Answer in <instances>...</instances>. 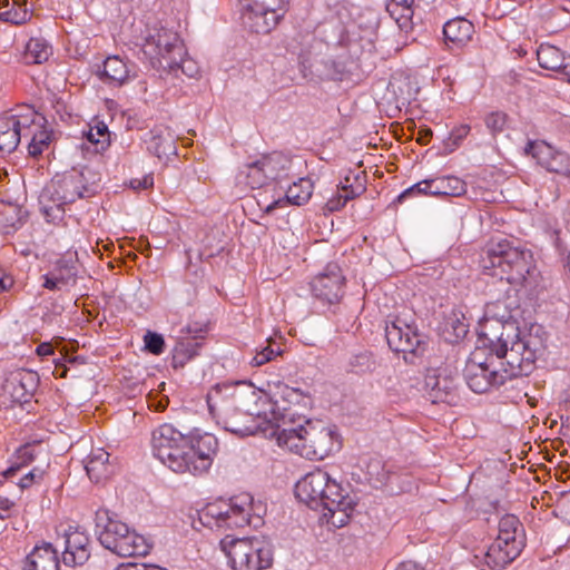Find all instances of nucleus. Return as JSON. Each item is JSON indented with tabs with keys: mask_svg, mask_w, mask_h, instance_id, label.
<instances>
[{
	"mask_svg": "<svg viewBox=\"0 0 570 570\" xmlns=\"http://www.w3.org/2000/svg\"><path fill=\"white\" fill-rule=\"evenodd\" d=\"M89 537L77 528L65 532L62 562L68 567L85 564L90 558Z\"/></svg>",
	"mask_w": 570,
	"mask_h": 570,
	"instance_id": "obj_21",
	"label": "nucleus"
},
{
	"mask_svg": "<svg viewBox=\"0 0 570 570\" xmlns=\"http://www.w3.org/2000/svg\"><path fill=\"white\" fill-rule=\"evenodd\" d=\"M253 498L243 493L229 500H216L208 503L199 513V520L206 527L243 528L257 524L254 522L255 513Z\"/></svg>",
	"mask_w": 570,
	"mask_h": 570,
	"instance_id": "obj_8",
	"label": "nucleus"
},
{
	"mask_svg": "<svg viewBox=\"0 0 570 570\" xmlns=\"http://www.w3.org/2000/svg\"><path fill=\"white\" fill-rule=\"evenodd\" d=\"M88 168L72 169L61 176H56L40 196L42 213L48 222L60 220L65 214V206L81 198L95 195V183H90Z\"/></svg>",
	"mask_w": 570,
	"mask_h": 570,
	"instance_id": "obj_5",
	"label": "nucleus"
},
{
	"mask_svg": "<svg viewBox=\"0 0 570 570\" xmlns=\"http://www.w3.org/2000/svg\"><path fill=\"white\" fill-rule=\"evenodd\" d=\"M470 129L471 128L469 125H460L450 132L448 146L451 147V150L456 148L462 142V140L466 138V136L470 132Z\"/></svg>",
	"mask_w": 570,
	"mask_h": 570,
	"instance_id": "obj_48",
	"label": "nucleus"
},
{
	"mask_svg": "<svg viewBox=\"0 0 570 570\" xmlns=\"http://www.w3.org/2000/svg\"><path fill=\"white\" fill-rule=\"evenodd\" d=\"M13 503L9 499L0 497V519H4L8 517V513Z\"/></svg>",
	"mask_w": 570,
	"mask_h": 570,
	"instance_id": "obj_57",
	"label": "nucleus"
},
{
	"mask_svg": "<svg viewBox=\"0 0 570 570\" xmlns=\"http://www.w3.org/2000/svg\"><path fill=\"white\" fill-rule=\"evenodd\" d=\"M291 168L292 159L288 156L273 151L245 164L237 175V180L252 189L262 188L271 183L283 187V181L292 178Z\"/></svg>",
	"mask_w": 570,
	"mask_h": 570,
	"instance_id": "obj_10",
	"label": "nucleus"
},
{
	"mask_svg": "<svg viewBox=\"0 0 570 570\" xmlns=\"http://www.w3.org/2000/svg\"><path fill=\"white\" fill-rule=\"evenodd\" d=\"M96 533L100 544L119 557L146 556L151 546L148 540L110 515L108 510L96 512Z\"/></svg>",
	"mask_w": 570,
	"mask_h": 570,
	"instance_id": "obj_6",
	"label": "nucleus"
},
{
	"mask_svg": "<svg viewBox=\"0 0 570 570\" xmlns=\"http://www.w3.org/2000/svg\"><path fill=\"white\" fill-rule=\"evenodd\" d=\"M487 315L489 318L485 320V322L481 325V332H480V341L484 343V331H487L485 326L490 323H512L518 331L520 332V335H523L524 333H528L530 327L521 331L519 326L515 324L514 321H512V315L510 311H507V305L504 302L498 299L495 303H492L488 305L487 307Z\"/></svg>",
	"mask_w": 570,
	"mask_h": 570,
	"instance_id": "obj_31",
	"label": "nucleus"
},
{
	"mask_svg": "<svg viewBox=\"0 0 570 570\" xmlns=\"http://www.w3.org/2000/svg\"><path fill=\"white\" fill-rule=\"evenodd\" d=\"M146 570H167V569L161 568V567L156 566V564H147L146 566Z\"/></svg>",
	"mask_w": 570,
	"mask_h": 570,
	"instance_id": "obj_63",
	"label": "nucleus"
},
{
	"mask_svg": "<svg viewBox=\"0 0 570 570\" xmlns=\"http://www.w3.org/2000/svg\"><path fill=\"white\" fill-rule=\"evenodd\" d=\"M389 3H395L397 7L413 8L414 0H391Z\"/></svg>",
	"mask_w": 570,
	"mask_h": 570,
	"instance_id": "obj_62",
	"label": "nucleus"
},
{
	"mask_svg": "<svg viewBox=\"0 0 570 570\" xmlns=\"http://www.w3.org/2000/svg\"><path fill=\"white\" fill-rule=\"evenodd\" d=\"M145 348L154 354L160 355L165 351V340L161 334L147 331L144 336Z\"/></svg>",
	"mask_w": 570,
	"mask_h": 570,
	"instance_id": "obj_46",
	"label": "nucleus"
},
{
	"mask_svg": "<svg viewBox=\"0 0 570 570\" xmlns=\"http://www.w3.org/2000/svg\"><path fill=\"white\" fill-rule=\"evenodd\" d=\"M51 272L55 275L53 278L63 287L76 283L77 267L73 263L60 259Z\"/></svg>",
	"mask_w": 570,
	"mask_h": 570,
	"instance_id": "obj_39",
	"label": "nucleus"
},
{
	"mask_svg": "<svg viewBox=\"0 0 570 570\" xmlns=\"http://www.w3.org/2000/svg\"><path fill=\"white\" fill-rule=\"evenodd\" d=\"M209 413L224 430L236 435H249L256 430L254 417H265L267 395L246 381L217 384L207 394Z\"/></svg>",
	"mask_w": 570,
	"mask_h": 570,
	"instance_id": "obj_3",
	"label": "nucleus"
},
{
	"mask_svg": "<svg viewBox=\"0 0 570 570\" xmlns=\"http://www.w3.org/2000/svg\"><path fill=\"white\" fill-rule=\"evenodd\" d=\"M46 471L41 468H33L22 478H20L18 485L21 489L30 488L32 484L40 482L43 479Z\"/></svg>",
	"mask_w": 570,
	"mask_h": 570,
	"instance_id": "obj_47",
	"label": "nucleus"
},
{
	"mask_svg": "<svg viewBox=\"0 0 570 570\" xmlns=\"http://www.w3.org/2000/svg\"><path fill=\"white\" fill-rule=\"evenodd\" d=\"M474 32V26L466 19L455 18L443 26V35L448 42L461 46L466 43Z\"/></svg>",
	"mask_w": 570,
	"mask_h": 570,
	"instance_id": "obj_30",
	"label": "nucleus"
},
{
	"mask_svg": "<svg viewBox=\"0 0 570 570\" xmlns=\"http://www.w3.org/2000/svg\"><path fill=\"white\" fill-rule=\"evenodd\" d=\"M485 125L492 134L501 132L505 126V115L502 112H491L485 118Z\"/></svg>",
	"mask_w": 570,
	"mask_h": 570,
	"instance_id": "obj_49",
	"label": "nucleus"
},
{
	"mask_svg": "<svg viewBox=\"0 0 570 570\" xmlns=\"http://www.w3.org/2000/svg\"><path fill=\"white\" fill-rule=\"evenodd\" d=\"M33 122L29 125V128H24L23 138L29 139L28 154L36 158L48 150L52 141V131L45 128L46 119L43 116L36 111Z\"/></svg>",
	"mask_w": 570,
	"mask_h": 570,
	"instance_id": "obj_25",
	"label": "nucleus"
},
{
	"mask_svg": "<svg viewBox=\"0 0 570 570\" xmlns=\"http://www.w3.org/2000/svg\"><path fill=\"white\" fill-rule=\"evenodd\" d=\"M65 357H61V358H58V360H55V365H56V368L53 371V375L56 376H59V377H66L67 376V372H68V368L65 364Z\"/></svg>",
	"mask_w": 570,
	"mask_h": 570,
	"instance_id": "obj_55",
	"label": "nucleus"
},
{
	"mask_svg": "<svg viewBox=\"0 0 570 570\" xmlns=\"http://www.w3.org/2000/svg\"><path fill=\"white\" fill-rule=\"evenodd\" d=\"M453 330L456 338L464 337L468 333V325L456 320V324H453Z\"/></svg>",
	"mask_w": 570,
	"mask_h": 570,
	"instance_id": "obj_59",
	"label": "nucleus"
},
{
	"mask_svg": "<svg viewBox=\"0 0 570 570\" xmlns=\"http://www.w3.org/2000/svg\"><path fill=\"white\" fill-rule=\"evenodd\" d=\"M136 76V65L119 56L107 57L98 71L99 79L112 87H121Z\"/></svg>",
	"mask_w": 570,
	"mask_h": 570,
	"instance_id": "obj_23",
	"label": "nucleus"
},
{
	"mask_svg": "<svg viewBox=\"0 0 570 570\" xmlns=\"http://www.w3.org/2000/svg\"><path fill=\"white\" fill-rule=\"evenodd\" d=\"M425 390L432 403L455 404L459 400L458 377L446 368L425 377Z\"/></svg>",
	"mask_w": 570,
	"mask_h": 570,
	"instance_id": "obj_17",
	"label": "nucleus"
},
{
	"mask_svg": "<svg viewBox=\"0 0 570 570\" xmlns=\"http://www.w3.org/2000/svg\"><path fill=\"white\" fill-rule=\"evenodd\" d=\"M281 354V347L277 346V348H274L269 342L267 346L263 347L261 351H256V354L252 357L249 364L252 366H262Z\"/></svg>",
	"mask_w": 570,
	"mask_h": 570,
	"instance_id": "obj_45",
	"label": "nucleus"
},
{
	"mask_svg": "<svg viewBox=\"0 0 570 570\" xmlns=\"http://www.w3.org/2000/svg\"><path fill=\"white\" fill-rule=\"evenodd\" d=\"M314 184L311 178L302 177L287 186L285 197L278 198L266 207V213L282 208L287 204L301 206L309 200L313 194Z\"/></svg>",
	"mask_w": 570,
	"mask_h": 570,
	"instance_id": "obj_26",
	"label": "nucleus"
},
{
	"mask_svg": "<svg viewBox=\"0 0 570 570\" xmlns=\"http://www.w3.org/2000/svg\"><path fill=\"white\" fill-rule=\"evenodd\" d=\"M330 481L326 471L316 469L303 476L295 485L296 498L313 510H320L321 494Z\"/></svg>",
	"mask_w": 570,
	"mask_h": 570,
	"instance_id": "obj_19",
	"label": "nucleus"
},
{
	"mask_svg": "<svg viewBox=\"0 0 570 570\" xmlns=\"http://www.w3.org/2000/svg\"><path fill=\"white\" fill-rule=\"evenodd\" d=\"M557 508L559 509L562 518L570 524V491L562 494L558 501Z\"/></svg>",
	"mask_w": 570,
	"mask_h": 570,
	"instance_id": "obj_51",
	"label": "nucleus"
},
{
	"mask_svg": "<svg viewBox=\"0 0 570 570\" xmlns=\"http://www.w3.org/2000/svg\"><path fill=\"white\" fill-rule=\"evenodd\" d=\"M432 138V130L430 128H423L419 130L417 142L421 145H428Z\"/></svg>",
	"mask_w": 570,
	"mask_h": 570,
	"instance_id": "obj_58",
	"label": "nucleus"
},
{
	"mask_svg": "<svg viewBox=\"0 0 570 570\" xmlns=\"http://www.w3.org/2000/svg\"><path fill=\"white\" fill-rule=\"evenodd\" d=\"M485 328L483 345L489 354L475 348L463 370L464 380L474 393H487L508 380L529 375L546 348V333L538 324H531L523 335L512 323L494 322Z\"/></svg>",
	"mask_w": 570,
	"mask_h": 570,
	"instance_id": "obj_1",
	"label": "nucleus"
},
{
	"mask_svg": "<svg viewBox=\"0 0 570 570\" xmlns=\"http://www.w3.org/2000/svg\"><path fill=\"white\" fill-rule=\"evenodd\" d=\"M483 273L505 282L515 291L531 285L537 273L532 253L513 247L505 239L491 242L481 257Z\"/></svg>",
	"mask_w": 570,
	"mask_h": 570,
	"instance_id": "obj_4",
	"label": "nucleus"
},
{
	"mask_svg": "<svg viewBox=\"0 0 570 570\" xmlns=\"http://www.w3.org/2000/svg\"><path fill=\"white\" fill-rule=\"evenodd\" d=\"M522 525L514 514H505L499 521V533L497 538L507 539L508 542L523 541L519 531Z\"/></svg>",
	"mask_w": 570,
	"mask_h": 570,
	"instance_id": "obj_38",
	"label": "nucleus"
},
{
	"mask_svg": "<svg viewBox=\"0 0 570 570\" xmlns=\"http://www.w3.org/2000/svg\"><path fill=\"white\" fill-rule=\"evenodd\" d=\"M385 337L389 347L395 353H402L406 363H414L428 345L425 335L419 331L415 322L401 316L386 322Z\"/></svg>",
	"mask_w": 570,
	"mask_h": 570,
	"instance_id": "obj_12",
	"label": "nucleus"
},
{
	"mask_svg": "<svg viewBox=\"0 0 570 570\" xmlns=\"http://www.w3.org/2000/svg\"><path fill=\"white\" fill-rule=\"evenodd\" d=\"M175 132L165 125H156L144 136L149 154L159 159L177 154Z\"/></svg>",
	"mask_w": 570,
	"mask_h": 570,
	"instance_id": "obj_24",
	"label": "nucleus"
},
{
	"mask_svg": "<svg viewBox=\"0 0 570 570\" xmlns=\"http://www.w3.org/2000/svg\"><path fill=\"white\" fill-rule=\"evenodd\" d=\"M110 454L104 449H95L90 452L85 469L90 480L98 483L108 479L114 473V466L109 462Z\"/></svg>",
	"mask_w": 570,
	"mask_h": 570,
	"instance_id": "obj_28",
	"label": "nucleus"
},
{
	"mask_svg": "<svg viewBox=\"0 0 570 570\" xmlns=\"http://www.w3.org/2000/svg\"><path fill=\"white\" fill-rule=\"evenodd\" d=\"M524 547L523 541L508 542L507 539L495 538L483 554L484 563L491 570H502L515 560Z\"/></svg>",
	"mask_w": 570,
	"mask_h": 570,
	"instance_id": "obj_22",
	"label": "nucleus"
},
{
	"mask_svg": "<svg viewBox=\"0 0 570 570\" xmlns=\"http://www.w3.org/2000/svg\"><path fill=\"white\" fill-rule=\"evenodd\" d=\"M332 434L330 428L316 426L306 420L304 424L279 430L277 442L302 456L323 459L332 449Z\"/></svg>",
	"mask_w": 570,
	"mask_h": 570,
	"instance_id": "obj_9",
	"label": "nucleus"
},
{
	"mask_svg": "<svg viewBox=\"0 0 570 570\" xmlns=\"http://www.w3.org/2000/svg\"><path fill=\"white\" fill-rule=\"evenodd\" d=\"M202 328H191L187 325L181 330V335L171 351V365L174 368H183L188 362L199 355L203 346L204 336Z\"/></svg>",
	"mask_w": 570,
	"mask_h": 570,
	"instance_id": "obj_20",
	"label": "nucleus"
},
{
	"mask_svg": "<svg viewBox=\"0 0 570 570\" xmlns=\"http://www.w3.org/2000/svg\"><path fill=\"white\" fill-rule=\"evenodd\" d=\"M87 140L95 147L96 153L105 151L111 141V134L108 126L100 120L91 125L88 131L85 132Z\"/></svg>",
	"mask_w": 570,
	"mask_h": 570,
	"instance_id": "obj_34",
	"label": "nucleus"
},
{
	"mask_svg": "<svg viewBox=\"0 0 570 570\" xmlns=\"http://www.w3.org/2000/svg\"><path fill=\"white\" fill-rule=\"evenodd\" d=\"M289 0H238L243 23L256 33H268L284 18Z\"/></svg>",
	"mask_w": 570,
	"mask_h": 570,
	"instance_id": "obj_13",
	"label": "nucleus"
},
{
	"mask_svg": "<svg viewBox=\"0 0 570 570\" xmlns=\"http://www.w3.org/2000/svg\"><path fill=\"white\" fill-rule=\"evenodd\" d=\"M53 277L55 275L52 272L46 274L43 276L45 282L42 286L50 291H60L63 286L61 283H58Z\"/></svg>",
	"mask_w": 570,
	"mask_h": 570,
	"instance_id": "obj_53",
	"label": "nucleus"
},
{
	"mask_svg": "<svg viewBox=\"0 0 570 570\" xmlns=\"http://www.w3.org/2000/svg\"><path fill=\"white\" fill-rule=\"evenodd\" d=\"M353 178L356 183L355 186H352V189H350L348 193L341 191L337 188L336 195L332 196L326 202V204L324 206L325 210H327L330 213L337 212V210L342 209L348 200L354 199L355 197H358L366 190L365 185L357 176H354Z\"/></svg>",
	"mask_w": 570,
	"mask_h": 570,
	"instance_id": "obj_33",
	"label": "nucleus"
},
{
	"mask_svg": "<svg viewBox=\"0 0 570 570\" xmlns=\"http://www.w3.org/2000/svg\"><path fill=\"white\" fill-rule=\"evenodd\" d=\"M560 75L564 80L570 82V56H567L563 66L559 69Z\"/></svg>",
	"mask_w": 570,
	"mask_h": 570,
	"instance_id": "obj_60",
	"label": "nucleus"
},
{
	"mask_svg": "<svg viewBox=\"0 0 570 570\" xmlns=\"http://www.w3.org/2000/svg\"><path fill=\"white\" fill-rule=\"evenodd\" d=\"M537 58L541 68L559 71L567 56L558 47L550 43H542L537 50Z\"/></svg>",
	"mask_w": 570,
	"mask_h": 570,
	"instance_id": "obj_32",
	"label": "nucleus"
},
{
	"mask_svg": "<svg viewBox=\"0 0 570 570\" xmlns=\"http://www.w3.org/2000/svg\"><path fill=\"white\" fill-rule=\"evenodd\" d=\"M220 548L234 570H264L273 563L272 547L263 538L226 535Z\"/></svg>",
	"mask_w": 570,
	"mask_h": 570,
	"instance_id": "obj_7",
	"label": "nucleus"
},
{
	"mask_svg": "<svg viewBox=\"0 0 570 570\" xmlns=\"http://www.w3.org/2000/svg\"><path fill=\"white\" fill-rule=\"evenodd\" d=\"M428 179L419 181L411 186L410 188L405 189L400 196L399 199L402 200L404 198H407L413 195H424V196H431L428 185L425 184Z\"/></svg>",
	"mask_w": 570,
	"mask_h": 570,
	"instance_id": "obj_50",
	"label": "nucleus"
},
{
	"mask_svg": "<svg viewBox=\"0 0 570 570\" xmlns=\"http://www.w3.org/2000/svg\"><path fill=\"white\" fill-rule=\"evenodd\" d=\"M9 14H10V12H9V11H7V12H2V13H0V19L6 20V21H9V20H10V19H9Z\"/></svg>",
	"mask_w": 570,
	"mask_h": 570,
	"instance_id": "obj_64",
	"label": "nucleus"
},
{
	"mask_svg": "<svg viewBox=\"0 0 570 570\" xmlns=\"http://www.w3.org/2000/svg\"><path fill=\"white\" fill-rule=\"evenodd\" d=\"M19 112L0 115V150L12 153L23 138L24 128L33 122L36 110L31 106H22Z\"/></svg>",
	"mask_w": 570,
	"mask_h": 570,
	"instance_id": "obj_15",
	"label": "nucleus"
},
{
	"mask_svg": "<svg viewBox=\"0 0 570 570\" xmlns=\"http://www.w3.org/2000/svg\"><path fill=\"white\" fill-rule=\"evenodd\" d=\"M321 497L322 517L335 528L344 527L355 508L353 498L331 476Z\"/></svg>",
	"mask_w": 570,
	"mask_h": 570,
	"instance_id": "obj_14",
	"label": "nucleus"
},
{
	"mask_svg": "<svg viewBox=\"0 0 570 570\" xmlns=\"http://www.w3.org/2000/svg\"><path fill=\"white\" fill-rule=\"evenodd\" d=\"M354 176H357L363 184L365 185V178L361 174H354L353 171H350L345 177L344 180L340 183L338 189L344 193H348L350 189H352V186H355Z\"/></svg>",
	"mask_w": 570,
	"mask_h": 570,
	"instance_id": "obj_52",
	"label": "nucleus"
},
{
	"mask_svg": "<svg viewBox=\"0 0 570 570\" xmlns=\"http://www.w3.org/2000/svg\"><path fill=\"white\" fill-rule=\"evenodd\" d=\"M153 184H154L153 178L146 176V177H144V179L131 180L130 186L134 189H147V188L151 187Z\"/></svg>",
	"mask_w": 570,
	"mask_h": 570,
	"instance_id": "obj_54",
	"label": "nucleus"
},
{
	"mask_svg": "<svg viewBox=\"0 0 570 570\" xmlns=\"http://www.w3.org/2000/svg\"><path fill=\"white\" fill-rule=\"evenodd\" d=\"M151 449L155 458L171 471L203 475L214 462L218 441L197 428L184 434L171 424H163L153 432Z\"/></svg>",
	"mask_w": 570,
	"mask_h": 570,
	"instance_id": "obj_2",
	"label": "nucleus"
},
{
	"mask_svg": "<svg viewBox=\"0 0 570 570\" xmlns=\"http://www.w3.org/2000/svg\"><path fill=\"white\" fill-rule=\"evenodd\" d=\"M546 169L562 176L570 184V156L568 154L558 150Z\"/></svg>",
	"mask_w": 570,
	"mask_h": 570,
	"instance_id": "obj_41",
	"label": "nucleus"
},
{
	"mask_svg": "<svg viewBox=\"0 0 570 570\" xmlns=\"http://www.w3.org/2000/svg\"><path fill=\"white\" fill-rule=\"evenodd\" d=\"M276 391L273 392L274 403L277 405L279 401L286 404H301L309 395L299 389L291 387L284 383L278 382Z\"/></svg>",
	"mask_w": 570,
	"mask_h": 570,
	"instance_id": "obj_36",
	"label": "nucleus"
},
{
	"mask_svg": "<svg viewBox=\"0 0 570 570\" xmlns=\"http://www.w3.org/2000/svg\"><path fill=\"white\" fill-rule=\"evenodd\" d=\"M386 10L400 29L407 31L412 28L413 8L397 7L395 3H387Z\"/></svg>",
	"mask_w": 570,
	"mask_h": 570,
	"instance_id": "obj_40",
	"label": "nucleus"
},
{
	"mask_svg": "<svg viewBox=\"0 0 570 570\" xmlns=\"http://www.w3.org/2000/svg\"><path fill=\"white\" fill-rule=\"evenodd\" d=\"M425 184L431 196L460 197L466 193L465 181L456 176L431 178Z\"/></svg>",
	"mask_w": 570,
	"mask_h": 570,
	"instance_id": "obj_29",
	"label": "nucleus"
},
{
	"mask_svg": "<svg viewBox=\"0 0 570 570\" xmlns=\"http://www.w3.org/2000/svg\"><path fill=\"white\" fill-rule=\"evenodd\" d=\"M36 352L39 356H49L53 354L55 350L51 343L45 342L37 346Z\"/></svg>",
	"mask_w": 570,
	"mask_h": 570,
	"instance_id": "obj_56",
	"label": "nucleus"
},
{
	"mask_svg": "<svg viewBox=\"0 0 570 570\" xmlns=\"http://www.w3.org/2000/svg\"><path fill=\"white\" fill-rule=\"evenodd\" d=\"M345 277L335 263L326 265L324 271L311 282V291L315 298L323 303L335 304L344 295Z\"/></svg>",
	"mask_w": 570,
	"mask_h": 570,
	"instance_id": "obj_16",
	"label": "nucleus"
},
{
	"mask_svg": "<svg viewBox=\"0 0 570 570\" xmlns=\"http://www.w3.org/2000/svg\"><path fill=\"white\" fill-rule=\"evenodd\" d=\"M169 72H174L177 76V72L180 71L183 75H186L188 78H196L199 73L198 63L185 52L181 56H177L176 65L174 69H168Z\"/></svg>",
	"mask_w": 570,
	"mask_h": 570,
	"instance_id": "obj_42",
	"label": "nucleus"
},
{
	"mask_svg": "<svg viewBox=\"0 0 570 570\" xmlns=\"http://www.w3.org/2000/svg\"><path fill=\"white\" fill-rule=\"evenodd\" d=\"M39 376L33 371L21 370L10 375L3 384V393L12 404L29 403L38 389Z\"/></svg>",
	"mask_w": 570,
	"mask_h": 570,
	"instance_id": "obj_18",
	"label": "nucleus"
},
{
	"mask_svg": "<svg viewBox=\"0 0 570 570\" xmlns=\"http://www.w3.org/2000/svg\"><path fill=\"white\" fill-rule=\"evenodd\" d=\"M51 52L50 45L43 38H31L26 45L24 57L29 62L42 63Z\"/></svg>",
	"mask_w": 570,
	"mask_h": 570,
	"instance_id": "obj_35",
	"label": "nucleus"
},
{
	"mask_svg": "<svg viewBox=\"0 0 570 570\" xmlns=\"http://www.w3.org/2000/svg\"><path fill=\"white\" fill-rule=\"evenodd\" d=\"M350 366L355 373L372 372L375 368V361L372 353L362 352L351 357Z\"/></svg>",
	"mask_w": 570,
	"mask_h": 570,
	"instance_id": "obj_43",
	"label": "nucleus"
},
{
	"mask_svg": "<svg viewBox=\"0 0 570 570\" xmlns=\"http://www.w3.org/2000/svg\"><path fill=\"white\" fill-rule=\"evenodd\" d=\"M525 151L537 160L538 165L547 168L558 150L546 141L538 140L530 141L525 148Z\"/></svg>",
	"mask_w": 570,
	"mask_h": 570,
	"instance_id": "obj_37",
	"label": "nucleus"
},
{
	"mask_svg": "<svg viewBox=\"0 0 570 570\" xmlns=\"http://www.w3.org/2000/svg\"><path fill=\"white\" fill-rule=\"evenodd\" d=\"M23 570H60L57 549L49 542L36 546L27 556Z\"/></svg>",
	"mask_w": 570,
	"mask_h": 570,
	"instance_id": "obj_27",
	"label": "nucleus"
},
{
	"mask_svg": "<svg viewBox=\"0 0 570 570\" xmlns=\"http://www.w3.org/2000/svg\"><path fill=\"white\" fill-rule=\"evenodd\" d=\"M17 459L18 463L12 464L10 468H8L3 475L6 478H12L16 475V473L21 469V466L27 465L28 463L32 462L35 456L32 453V449L30 445H23L17 451Z\"/></svg>",
	"mask_w": 570,
	"mask_h": 570,
	"instance_id": "obj_44",
	"label": "nucleus"
},
{
	"mask_svg": "<svg viewBox=\"0 0 570 570\" xmlns=\"http://www.w3.org/2000/svg\"><path fill=\"white\" fill-rule=\"evenodd\" d=\"M141 50L156 69H174L177 56L185 53L179 35L161 26L147 29Z\"/></svg>",
	"mask_w": 570,
	"mask_h": 570,
	"instance_id": "obj_11",
	"label": "nucleus"
},
{
	"mask_svg": "<svg viewBox=\"0 0 570 570\" xmlns=\"http://www.w3.org/2000/svg\"><path fill=\"white\" fill-rule=\"evenodd\" d=\"M395 570H424V568L413 561H404L401 562Z\"/></svg>",
	"mask_w": 570,
	"mask_h": 570,
	"instance_id": "obj_61",
	"label": "nucleus"
}]
</instances>
